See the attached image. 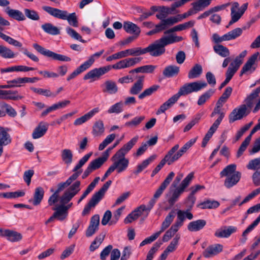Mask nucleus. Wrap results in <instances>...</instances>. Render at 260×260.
Instances as JSON below:
<instances>
[{"label": "nucleus", "instance_id": "864d4df0", "mask_svg": "<svg viewBox=\"0 0 260 260\" xmlns=\"http://www.w3.org/2000/svg\"><path fill=\"white\" fill-rule=\"evenodd\" d=\"M124 104L122 101L116 103L111 106L108 110L109 114L116 113L119 114L123 111Z\"/></svg>", "mask_w": 260, "mask_h": 260}, {"label": "nucleus", "instance_id": "3c124183", "mask_svg": "<svg viewBox=\"0 0 260 260\" xmlns=\"http://www.w3.org/2000/svg\"><path fill=\"white\" fill-rule=\"evenodd\" d=\"M0 55L4 58H13L16 55L10 48L0 45Z\"/></svg>", "mask_w": 260, "mask_h": 260}, {"label": "nucleus", "instance_id": "5fc2aeb1", "mask_svg": "<svg viewBox=\"0 0 260 260\" xmlns=\"http://www.w3.org/2000/svg\"><path fill=\"white\" fill-rule=\"evenodd\" d=\"M30 89L34 92L38 93L40 95H44L46 97H56V94L52 92L50 89H43V88H37L35 87H31Z\"/></svg>", "mask_w": 260, "mask_h": 260}, {"label": "nucleus", "instance_id": "0eeeda50", "mask_svg": "<svg viewBox=\"0 0 260 260\" xmlns=\"http://www.w3.org/2000/svg\"><path fill=\"white\" fill-rule=\"evenodd\" d=\"M236 165L231 164L225 167L220 173L219 175L221 178L226 177L224 185L228 188H230L235 185L241 178V173L236 171Z\"/></svg>", "mask_w": 260, "mask_h": 260}, {"label": "nucleus", "instance_id": "a18cd8bd", "mask_svg": "<svg viewBox=\"0 0 260 260\" xmlns=\"http://www.w3.org/2000/svg\"><path fill=\"white\" fill-rule=\"evenodd\" d=\"M61 157L64 164L70 165L73 161V152L69 149H63L61 151Z\"/></svg>", "mask_w": 260, "mask_h": 260}, {"label": "nucleus", "instance_id": "680f3d73", "mask_svg": "<svg viewBox=\"0 0 260 260\" xmlns=\"http://www.w3.org/2000/svg\"><path fill=\"white\" fill-rule=\"evenodd\" d=\"M24 12L25 16L29 19L34 21H37L40 19L39 15L34 10L26 8L24 9Z\"/></svg>", "mask_w": 260, "mask_h": 260}, {"label": "nucleus", "instance_id": "a878e982", "mask_svg": "<svg viewBox=\"0 0 260 260\" xmlns=\"http://www.w3.org/2000/svg\"><path fill=\"white\" fill-rule=\"evenodd\" d=\"M257 130L254 131V128L253 127L251 131L250 132V134L245 139L244 141L242 142L241 145H240L237 153V157H240L243 153V152L246 149L247 146H248L251 139L252 136L257 132Z\"/></svg>", "mask_w": 260, "mask_h": 260}, {"label": "nucleus", "instance_id": "6e6d98bb", "mask_svg": "<svg viewBox=\"0 0 260 260\" xmlns=\"http://www.w3.org/2000/svg\"><path fill=\"white\" fill-rule=\"evenodd\" d=\"M105 235L104 234H101L97 236L94 241L91 243L89 249L91 251H94L95 249L99 248L100 245L103 242Z\"/></svg>", "mask_w": 260, "mask_h": 260}, {"label": "nucleus", "instance_id": "4d7b16f0", "mask_svg": "<svg viewBox=\"0 0 260 260\" xmlns=\"http://www.w3.org/2000/svg\"><path fill=\"white\" fill-rule=\"evenodd\" d=\"M159 87V85H153L149 88L146 89L139 95V99L142 100L146 96L151 95L153 92H155Z\"/></svg>", "mask_w": 260, "mask_h": 260}, {"label": "nucleus", "instance_id": "f257e3e1", "mask_svg": "<svg viewBox=\"0 0 260 260\" xmlns=\"http://www.w3.org/2000/svg\"><path fill=\"white\" fill-rule=\"evenodd\" d=\"M259 93L260 86L247 96L244 101L245 104L241 105L232 111L229 115V122L233 123L247 116L250 113Z\"/></svg>", "mask_w": 260, "mask_h": 260}, {"label": "nucleus", "instance_id": "58836bf2", "mask_svg": "<svg viewBox=\"0 0 260 260\" xmlns=\"http://www.w3.org/2000/svg\"><path fill=\"white\" fill-rule=\"evenodd\" d=\"M41 28L46 33L49 35L55 36L60 34L59 29L50 23H46L42 25Z\"/></svg>", "mask_w": 260, "mask_h": 260}, {"label": "nucleus", "instance_id": "4be33fe9", "mask_svg": "<svg viewBox=\"0 0 260 260\" xmlns=\"http://www.w3.org/2000/svg\"><path fill=\"white\" fill-rule=\"evenodd\" d=\"M48 128V124L44 122H40L35 128L32 134V137L34 139H39L43 137Z\"/></svg>", "mask_w": 260, "mask_h": 260}, {"label": "nucleus", "instance_id": "f03ea898", "mask_svg": "<svg viewBox=\"0 0 260 260\" xmlns=\"http://www.w3.org/2000/svg\"><path fill=\"white\" fill-rule=\"evenodd\" d=\"M183 40L182 37L177 36L174 34L162 37L145 48L146 53H148L153 57L160 56L165 53L166 46L180 42Z\"/></svg>", "mask_w": 260, "mask_h": 260}, {"label": "nucleus", "instance_id": "20e7f679", "mask_svg": "<svg viewBox=\"0 0 260 260\" xmlns=\"http://www.w3.org/2000/svg\"><path fill=\"white\" fill-rule=\"evenodd\" d=\"M129 67L130 66L128 59L125 58L119 61L112 66L108 65L99 68L92 69L84 75L83 79L85 80L93 79V81H94L96 79H99L101 76L108 73L111 70V69L115 70H121Z\"/></svg>", "mask_w": 260, "mask_h": 260}, {"label": "nucleus", "instance_id": "f704fd0d", "mask_svg": "<svg viewBox=\"0 0 260 260\" xmlns=\"http://www.w3.org/2000/svg\"><path fill=\"white\" fill-rule=\"evenodd\" d=\"M203 72V68L201 64H196L189 71L188 78L193 79L199 78Z\"/></svg>", "mask_w": 260, "mask_h": 260}, {"label": "nucleus", "instance_id": "b1692460", "mask_svg": "<svg viewBox=\"0 0 260 260\" xmlns=\"http://www.w3.org/2000/svg\"><path fill=\"white\" fill-rule=\"evenodd\" d=\"M100 111V109L98 107L94 108L91 110L86 113L82 116L77 118L74 122L75 125H80L86 122L87 121L90 119L95 114Z\"/></svg>", "mask_w": 260, "mask_h": 260}, {"label": "nucleus", "instance_id": "6e6552de", "mask_svg": "<svg viewBox=\"0 0 260 260\" xmlns=\"http://www.w3.org/2000/svg\"><path fill=\"white\" fill-rule=\"evenodd\" d=\"M112 183V181H107L100 190L95 192L90 199L88 203L85 206L82 211V215L85 216L89 213L91 208H94L102 199L106 191Z\"/></svg>", "mask_w": 260, "mask_h": 260}, {"label": "nucleus", "instance_id": "72a5a7b5", "mask_svg": "<svg viewBox=\"0 0 260 260\" xmlns=\"http://www.w3.org/2000/svg\"><path fill=\"white\" fill-rule=\"evenodd\" d=\"M174 217L175 212L174 211L172 210L166 217L165 220L161 224L160 231L157 232V233H159V235L170 225L173 221Z\"/></svg>", "mask_w": 260, "mask_h": 260}, {"label": "nucleus", "instance_id": "9b49d317", "mask_svg": "<svg viewBox=\"0 0 260 260\" xmlns=\"http://www.w3.org/2000/svg\"><path fill=\"white\" fill-rule=\"evenodd\" d=\"M33 47L41 54L51 58L53 60L64 62H69L71 60L70 57L60 54H57L48 49H46L38 44H34Z\"/></svg>", "mask_w": 260, "mask_h": 260}, {"label": "nucleus", "instance_id": "a19ab883", "mask_svg": "<svg viewBox=\"0 0 260 260\" xmlns=\"http://www.w3.org/2000/svg\"><path fill=\"white\" fill-rule=\"evenodd\" d=\"M239 4L237 2H235L233 4L232 8H231V20L229 22V26L231 25L233 23L236 22L242 16V14L239 12H236V9L239 7Z\"/></svg>", "mask_w": 260, "mask_h": 260}, {"label": "nucleus", "instance_id": "c756f323", "mask_svg": "<svg viewBox=\"0 0 260 260\" xmlns=\"http://www.w3.org/2000/svg\"><path fill=\"white\" fill-rule=\"evenodd\" d=\"M206 224V221L205 220L199 219L189 222L187 229L190 232H197L202 230Z\"/></svg>", "mask_w": 260, "mask_h": 260}, {"label": "nucleus", "instance_id": "bf43d9fd", "mask_svg": "<svg viewBox=\"0 0 260 260\" xmlns=\"http://www.w3.org/2000/svg\"><path fill=\"white\" fill-rule=\"evenodd\" d=\"M183 192L180 188L177 187L173 191L172 196L168 200V203L170 206H172L178 201L180 196Z\"/></svg>", "mask_w": 260, "mask_h": 260}, {"label": "nucleus", "instance_id": "39448f33", "mask_svg": "<svg viewBox=\"0 0 260 260\" xmlns=\"http://www.w3.org/2000/svg\"><path fill=\"white\" fill-rule=\"evenodd\" d=\"M192 214L188 209L186 210H179L177 211V220L174 224L166 232L162 237V241L168 242L179 230L183 224L185 218L191 220L193 218Z\"/></svg>", "mask_w": 260, "mask_h": 260}, {"label": "nucleus", "instance_id": "338daca9", "mask_svg": "<svg viewBox=\"0 0 260 260\" xmlns=\"http://www.w3.org/2000/svg\"><path fill=\"white\" fill-rule=\"evenodd\" d=\"M116 135L114 134H110L107 136L105 140L100 144L99 147V150L101 151L109 144H110L115 138Z\"/></svg>", "mask_w": 260, "mask_h": 260}, {"label": "nucleus", "instance_id": "1a4fd4ad", "mask_svg": "<svg viewBox=\"0 0 260 260\" xmlns=\"http://www.w3.org/2000/svg\"><path fill=\"white\" fill-rule=\"evenodd\" d=\"M104 52V50L102 49L99 52H97L91 55L87 60L85 61L83 63L78 67L75 70H74L71 74H70L67 78L68 81L75 78L78 75L83 72L88 68H89L92 64L94 63L95 59H98Z\"/></svg>", "mask_w": 260, "mask_h": 260}, {"label": "nucleus", "instance_id": "2f4dec72", "mask_svg": "<svg viewBox=\"0 0 260 260\" xmlns=\"http://www.w3.org/2000/svg\"><path fill=\"white\" fill-rule=\"evenodd\" d=\"M180 71L179 67L171 65L166 67L163 71V75L167 78H171L177 76Z\"/></svg>", "mask_w": 260, "mask_h": 260}, {"label": "nucleus", "instance_id": "49530a36", "mask_svg": "<svg viewBox=\"0 0 260 260\" xmlns=\"http://www.w3.org/2000/svg\"><path fill=\"white\" fill-rule=\"evenodd\" d=\"M214 51L222 57H226L230 54L229 49L222 45L218 44L213 46Z\"/></svg>", "mask_w": 260, "mask_h": 260}, {"label": "nucleus", "instance_id": "774afa93", "mask_svg": "<svg viewBox=\"0 0 260 260\" xmlns=\"http://www.w3.org/2000/svg\"><path fill=\"white\" fill-rule=\"evenodd\" d=\"M247 168L249 170L259 171L260 169V157L249 161L247 165Z\"/></svg>", "mask_w": 260, "mask_h": 260}, {"label": "nucleus", "instance_id": "9d476101", "mask_svg": "<svg viewBox=\"0 0 260 260\" xmlns=\"http://www.w3.org/2000/svg\"><path fill=\"white\" fill-rule=\"evenodd\" d=\"M242 29L238 27L221 37L217 34L215 33L212 35L211 40L213 42L218 45L223 41H228L236 39L242 35Z\"/></svg>", "mask_w": 260, "mask_h": 260}, {"label": "nucleus", "instance_id": "37998d69", "mask_svg": "<svg viewBox=\"0 0 260 260\" xmlns=\"http://www.w3.org/2000/svg\"><path fill=\"white\" fill-rule=\"evenodd\" d=\"M143 212L139 209V207L129 213L124 219V222L125 224L132 222L137 219L142 214Z\"/></svg>", "mask_w": 260, "mask_h": 260}, {"label": "nucleus", "instance_id": "e2e57ef3", "mask_svg": "<svg viewBox=\"0 0 260 260\" xmlns=\"http://www.w3.org/2000/svg\"><path fill=\"white\" fill-rule=\"evenodd\" d=\"M193 178V173H190L183 180L180 186L178 187L183 192L185 189L189 185L191 180Z\"/></svg>", "mask_w": 260, "mask_h": 260}, {"label": "nucleus", "instance_id": "4468645a", "mask_svg": "<svg viewBox=\"0 0 260 260\" xmlns=\"http://www.w3.org/2000/svg\"><path fill=\"white\" fill-rule=\"evenodd\" d=\"M191 5L192 8H190L187 12L182 14L178 15L176 16L177 19L179 20V22L189 16L196 14L198 12L201 11L205 9L201 0L192 3Z\"/></svg>", "mask_w": 260, "mask_h": 260}, {"label": "nucleus", "instance_id": "e433bc0d", "mask_svg": "<svg viewBox=\"0 0 260 260\" xmlns=\"http://www.w3.org/2000/svg\"><path fill=\"white\" fill-rule=\"evenodd\" d=\"M174 150L168 151L167 154L165 156L164 158L160 161L159 164L156 167L154 170L157 173L167 163L168 165H171L174 162V161L171 158V154H172Z\"/></svg>", "mask_w": 260, "mask_h": 260}, {"label": "nucleus", "instance_id": "6ab92c4d", "mask_svg": "<svg viewBox=\"0 0 260 260\" xmlns=\"http://www.w3.org/2000/svg\"><path fill=\"white\" fill-rule=\"evenodd\" d=\"M139 137L136 136L125 144L115 154L125 157V155L133 148L137 143Z\"/></svg>", "mask_w": 260, "mask_h": 260}, {"label": "nucleus", "instance_id": "603ef678", "mask_svg": "<svg viewBox=\"0 0 260 260\" xmlns=\"http://www.w3.org/2000/svg\"><path fill=\"white\" fill-rule=\"evenodd\" d=\"M0 38L6 42L8 43L9 44L12 45L15 47L22 48V44L20 42L14 39L13 38L4 34V33L0 31Z\"/></svg>", "mask_w": 260, "mask_h": 260}, {"label": "nucleus", "instance_id": "7c9ffc66", "mask_svg": "<svg viewBox=\"0 0 260 260\" xmlns=\"http://www.w3.org/2000/svg\"><path fill=\"white\" fill-rule=\"evenodd\" d=\"M6 12L9 17L17 21L25 20V16L22 12L18 10L12 9L10 7H7L6 9Z\"/></svg>", "mask_w": 260, "mask_h": 260}, {"label": "nucleus", "instance_id": "0e129e2a", "mask_svg": "<svg viewBox=\"0 0 260 260\" xmlns=\"http://www.w3.org/2000/svg\"><path fill=\"white\" fill-rule=\"evenodd\" d=\"M193 178V173H190L183 180L180 186L178 187L183 192L185 189L189 185L191 180Z\"/></svg>", "mask_w": 260, "mask_h": 260}, {"label": "nucleus", "instance_id": "8fccbe9b", "mask_svg": "<svg viewBox=\"0 0 260 260\" xmlns=\"http://www.w3.org/2000/svg\"><path fill=\"white\" fill-rule=\"evenodd\" d=\"M214 90L212 89H210L203 93L199 98L197 104L199 106L204 105L214 93Z\"/></svg>", "mask_w": 260, "mask_h": 260}, {"label": "nucleus", "instance_id": "4c0bfd02", "mask_svg": "<svg viewBox=\"0 0 260 260\" xmlns=\"http://www.w3.org/2000/svg\"><path fill=\"white\" fill-rule=\"evenodd\" d=\"M258 55L259 53L258 52L255 53L248 59L241 70V76L251 69L252 66L256 61Z\"/></svg>", "mask_w": 260, "mask_h": 260}, {"label": "nucleus", "instance_id": "ddd939ff", "mask_svg": "<svg viewBox=\"0 0 260 260\" xmlns=\"http://www.w3.org/2000/svg\"><path fill=\"white\" fill-rule=\"evenodd\" d=\"M197 138L191 139L189 141L186 142L180 149V150L176 152V151L179 149V145H175L169 151L174 150L171 154V158L174 161V162L177 161L196 142Z\"/></svg>", "mask_w": 260, "mask_h": 260}, {"label": "nucleus", "instance_id": "412c9836", "mask_svg": "<svg viewBox=\"0 0 260 260\" xmlns=\"http://www.w3.org/2000/svg\"><path fill=\"white\" fill-rule=\"evenodd\" d=\"M23 96L18 94L16 90H4L0 89V99L17 101L21 100Z\"/></svg>", "mask_w": 260, "mask_h": 260}, {"label": "nucleus", "instance_id": "f8f14e48", "mask_svg": "<svg viewBox=\"0 0 260 260\" xmlns=\"http://www.w3.org/2000/svg\"><path fill=\"white\" fill-rule=\"evenodd\" d=\"M111 160L113 162L110 167L113 172L116 170L117 173L125 171L128 166L129 160L124 156L115 154Z\"/></svg>", "mask_w": 260, "mask_h": 260}, {"label": "nucleus", "instance_id": "dca6fc26", "mask_svg": "<svg viewBox=\"0 0 260 260\" xmlns=\"http://www.w3.org/2000/svg\"><path fill=\"white\" fill-rule=\"evenodd\" d=\"M222 250L223 245L220 244L211 245L203 252V256L205 258H210L217 255Z\"/></svg>", "mask_w": 260, "mask_h": 260}, {"label": "nucleus", "instance_id": "aec40b11", "mask_svg": "<svg viewBox=\"0 0 260 260\" xmlns=\"http://www.w3.org/2000/svg\"><path fill=\"white\" fill-rule=\"evenodd\" d=\"M102 91L109 94H115L118 91V87L116 82L113 80H106L101 85Z\"/></svg>", "mask_w": 260, "mask_h": 260}, {"label": "nucleus", "instance_id": "7ed1b4c3", "mask_svg": "<svg viewBox=\"0 0 260 260\" xmlns=\"http://www.w3.org/2000/svg\"><path fill=\"white\" fill-rule=\"evenodd\" d=\"M207 86V83L203 81L185 83L179 88L176 94L169 99L165 103L170 108L178 100L181 96H185L192 92H198Z\"/></svg>", "mask_w": 260, "mask_h": 260}, {"label": "nucleus", "instance_id": "de8ad7c7", "mask_svg": "<svg viewBox=\"0 0 260 260\" xmlns=\"http://www.w3.org/2000/svg\"><path fill=\"white\" fill-rule=\"evenodd\" d=\"M220 204L218 201L207 200L199 205V207L202 209H215L219 207Z\"/></svg>", "mask_w": 260, "mask_h": 260}, {"label": "nucleus", "instance_id": "393cba45", "mask_svg": "<svg viewBox=\"0 0 260 260\" xmlns=\"http://www.w3.org/2000/svg\"><path fill=\"white\" fill-rule=\"evenodd\" d=\"M123 28L126 32L134 34V36L137 37L141 32L140 28L136 24L129 21H126L123 23Z\"/></svg>", "mask_w": 260, "mask_h": 260}, {"label": "nucleus", "instance_id": "79ce46f5", "mask_svg": "<svg viewBox=\"0 0 260 260\" xmlns=\"http://www.w3.org/2000/svg\"><path fill=\"white\" fill-rule=\"evenodd\" d=\"M105 132L104 123L102 120H99L96 121L92 127V133L94 136H100Z\"/></svg>", "mask_w": 260, "mask_h": 260}, {"label": "nucleus", "instance_id": "423d86ee", "mask_svg": "<svg viewBox=\"0 0 260 260\" xmlns=\"http://www.w3.org/2000/svg\"><path fill=\"white\" fill-rule=\"evenodd\" d=\"M43 9L55 18L66 20L68 23L74 27L78 26V21L76 13H69L67 11L61 10L50 6H44Z\"/></svg>", "mask_w": 260, "mask_h": 260}, {"label": "nucleus", "instance_id": "052dcab7", "mask_svg": "<svg viewBox=\"0 0 260 260\" xmlns=\"http://www.w3.org/2000/svg\"><path fill=\"white\" fill-rule=\"evenodd\" d=\"M232 91L233 89L231 87H227L225 88L224 92L222 93L221 96L219 98L218 101L217 102L218 103V104L223 105L231 95Z\"/></svg>", "mask_w": 260, "mask_h": 260}, {"label": "nucleus", "instance_id": "bb28decb", "mask_svg": "<svg viewBox=\"0 0 260 260\" xmlns=\"http://www.w3.org/2000/svg\"><path fill=\"white\" fill-rule=\"evenodd\" d=\"M138 80L129 89V93L133 95L139 94L143 88L144 76H139L137 77Z\"/></svg>", "mask_w": 260, "mask_h": 260}, {"label": "nucleus", "instance_id": "473e14b6", "mask_svg": "<svg viewBox=\"0 0 260 260\" xmlns=\"http://www.w3.org/2000/svg\"><path fill=\"white\" fill-rule=\"evenodd\" d=\"M107 158L106 157H100L94 160L91 161L87 166V168L90 170L91 172L93 171L99 169L106 161Z\"/></svg>", "mask_w": 260, "mask_h": 260}, {"label": "nucleus", "instance_id": "5701e85b", "mask_svg": "<svg viewBox=\"0 0 260 260\" xmlns=\"http://www.w3.org/2000/svg\"><path fill=\"white\" fill-rule=\"evenodd\" d=\"M100 111V109L98 107L94 108L91 110L86 113L82 116L77 118L74 122L75 125H80L86 122L87 121L90 119L95 114Z\"/></svg>", "mask_w": 260, "mask_h": 260}, {"label": "nucleus", "instance_id": "13d9d810", "mask_svg": "<svg viewBox=\"0 0 260 260\" xmlns=\"http://www.w3.org/2000/svg\"><path fill=\"white\" fill-rule=\"evenodd\" d=\"M92 154V153L90 152L85 154L83 157H82L78 161V163L74 168L73 171L75 173L78 172V170L85 164V163L88 160ZM79 172H81V171H79Z\"/></svg>", "mask_w": 260, "mask_h": 260}, {"label": "nucleus", "instance_id": "2eb2a0df", "mask_svg": "<svg viewBox=\"0 0 260 260\" xmlns=\"http://www.w3.org/2000/svg\"><path fill=\"white\" fill-rule=\"evenodd\" d=\"M0 236L6 237L8 240L12 242L19 241L22 238V235L17 232L3 229H0Z\"/></svg>", "mask_w": 260, "mask_h": 260}, {"label": "nucleus", "instance_id": "09e8293b", "mask_svg": "<svg viewBox=\"0 0 260 260\" xmlns=\"http://www.w3.org/2000/svg\"><path fill=\"white\" fill-rule=\"evenodd\" d=\"M145 118V117L144 115L136 116L131 121L126 122L124 125L126 127L134 128L138 126Z\"/></svg>", "mask_w": 260, "mask_h": 260}, {"label": "nucleus", "instance_id": "cd10ccee", "mask_svg": "<svg viewBox=\"0 0 260 260\" xmlns=\"http://www.w3.org/2000/svg\"><path fill=\"white\" fill-rule=\"evenodd\" d=\"M81 174V172L74 173L72 174L66 182L60 183L57 185V189L56 190V193H59L64 188L71 185L72 182L75 180Z\"/></svg>", "mask_w": 260, "mask_h": 260}, {"label": "nucleus", "instance_id": "a211bd4d", "mask_svg": "<svg viewBox=\"0 0 260 260\" xmlns=\"http://www.w3.org/2000/svg\"><path fill=\"white\" fill-rule=\"evenodd\" d=\"M237 228L234 226H223L216 230L214 233L215 237L217 238H228L232 234L237 232Z\"/></svg>", "mask_w": 260, "mask_h": 260}, {"label": "nucleus", "instance_id": "c85d7f7f", "mask_svg": "<svg viewBox=\"0 0 260 260\" xmlns=\"http://www.w3.org/2000/svg\"><path fill=\"white\" fill-rule=\"evenodd\" d=\"M220 120V119L218 120L217 121H215L214 123L212 124V125L210 127V128H209V131H208L207 133L206 134L205 137L203 140L202 147H206L207 144L208 143V142L209 141L210 139L212 137L213 134L217 129L219 126V122Z\"/></svg>", "mask_w": 260, "mask_h": 260}, {"label": "nucleus", "instance_id": "c03bdc74", "mask_svg": "<svg viewBox=\"0 0 260 260\" xmlns=\"http://www.w3.org/2000/svg\"><path fill=\"white\" fill-rule=\"evenodd\" d=\"M156 158L155 155L150 156L147 159L143 160L142 162L137 166V170L134 172L136 175H138L141 173L144 169L146 168L147 166L153 161Z\"/></svg>", "mask_w": 260, "mask_h": 260}, {"label": "nucleus", "instance_id": "ea45409f", "mask_svg": "<svg viewBox=\"0 0 260 260\" xmlns=\"http://www.w3.org/2000/svg\"><path fill=\"white\" fill-rule=\"evenodd\" d=\"M44 190L42 187H38L35 189L32 204L35 206L39 205L43 199Z\"/></svg>", "mask_w": 260, "mask_h": 260}, {"label": "nucleus", "instance_id": "c9c22d12", "mask_svg": "<svg viewBox=\"0 0 260 260\" xmlns=\"http://www.w3.org/2000/svg\"><path fill=\"white\" fill-rule=\"evenodd\" d=\"M12 139L9 133L2 127L0 126V145L7 146L11 143Z\"/></svg>", "mask_w": 260, "mask_h": 260}, {"label": "nucleus", "instance_id": "f3484780", "mask_svg": "<svg viewBox=\"0 0 260 260\" xmlns=\"http://www.w3.org/2000/svg\"><path fill=\"white\" fill-rule=\"evenodd\" d=\"M100 216L99 215H93L90 219V223L86 231L87 237L92 236L99 229Z\"/></svg>", "mask_w": 260, "mask_h": 260}, {"label": "nucleus", "instance_id": "69168bd1", "mask_svg": "<svg viewBox=\"0 0 260 260\" xmlns=\"http://www.w3.org/2000/svg\"><path fill=\"white\" fill-rule=\"evenodd\" d=\"M239 68L237 66H235V64L232 63V62L230 63V66L229 67L228 70L226 72V79L230 82L231 80L235 73L238 70Z\"/></svg>", "mask_w": 260, "mask_h": 260}]
</instances>
